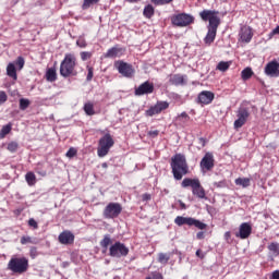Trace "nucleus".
Masks as SVG:
<instances>
[{"mask_svg":"<svg viewBox=\"0 0 279 279\" xmlns=\"http://www.w3.org/2000/svg\"><path fill=\"white\" fill-rule=\"evenodd\" d=\"M114 66L122 77H134V73H136L134 66L125 61H117Z\"/></svg>","mask_w":279,"mask_h":279,"instance_id":"10","label":"nucleus"},{"mask_svg":"<svg viewBox=\"0 0 279 279\" xmlns=\"http://www.w3.org/2000/svg\"><path fill=\"white\" fill-rule=\"evenodd\" d=\"M28 226H29L31 228H34V230H38V222H37L34 218H31V219L28 220Z\"/></svg>","mask_w":279,"mask_h":279,"instance_id":"44","label":"nucleus"},{"mask_svg":"<svg viewBox=\"0 0 279 279\" xmlns=\"http://www.w3.org/2000/svg\"><path fill=\"white\" fill-rule=\"evenodd\" d=\"M230 69V62L220 61L217 65V70L226 73Z\"/></svg>","mask_w":279,"mask_h":279,"instance_id":"34","label":"nucleus"},{"mask_svg":"<svg viewBox=\"0 0 279 279\" xmlns=\"http://www.w3.org/2000/svg\"><path fill=\"white\" fill-rule=\"evenodd\" d=\"M149 136H153V138H156V136H158V134H160V132L158 130L155 131H149Z\"/></svg>","mask_w":279,"mask_h":279,"instance_id":"51","label":"nucleus"},{"mask_svg":"<svg viewBox=\"0 0 279 279\" xmlns=\"http://www.w3.org/2000/svg\"><path fill=\"white\" fill-rule=\"evenodd\" d=\"M204 238V231H199L198 233H196V239H198V241H202Z\"/></svg>","mask_w":279,"mask_h":279,"instance_id":"53","label":"nucleus"},{"mask_svg":"<svg viewBox=\"0 0 279 279\" xmlns=\"http://www.w3.org/2000/svg\"><path fill=\"white\" fill-rule=\"evenodd\" d=\"M277 62H278V64H279V58H278Z\"/></svg>","mask_w":279,"mask_h":279,"instance_id":"63","label":"nucleus"},{"mask_svg":"<svg viewBox=\"0 0 279 279\" xmlns=\"http://www.w3.org/2000/svg\"><path fill=\"white\" fill-rule=\"evenodd\" d=\"M269 254L276 258L279 256V243L278 242H271L268 245Z\"/></svg>","mask_w":279,"mask_h":279,"instance_id":"24","label":"nucleus"},{"mask_svg":"<svg viewBox=\"0 0 279 279\" xmlns=\"http://www.w3.org/2000/svg\"><path fill=\"white\" fill-rule=\"evenodd\" d=\"M274 34H277V36H279V25L276 28H274Z\"/></svg>","mask_w":279,"mask_h":279,"instance_id":"58","label":"nucleus"},{"mask_svg":"<svg viewBox=\"0 0 279 279\" xmlns=\"http://www.w3.org/2000/svg\"><path fill=\"white\" fill-rule=\"evenodd\" d=\"M46 80L47 82H56V80H58V73L56 72L54 68H49L47 70Z\"/></svg>","mask_w":279,"mask_h":279,"instance_id":"25","label":"nucleus"},{"mask_svg":"<svg viewBox=\"0 0 279 279\" xmlns=\"http://www.w3.org/2000/svg\"><path fill=\"white\" fill-rule=\"evenodd\" d=\"M215 99V94L213 92L203 90L198 94L196 104H199L201 106H208L209 104H213Z\"/></svg>","mask_w":279,"mask_h":279,"instance_id":"15","label":"nucleus"},{"mask_svg":"<svg viewBox=\"0 0 279 279\" xmlns=\"http://www.w3.org/2000/svg\"><path fill=\"white\" fill-rule=\"evenodd\" d=\"M196 256H198V258H204V253H202V251L201 250H197L196 251Z\"/></svg>","mask_w":279,"mask_h":279,"instance_id":"56","label":"nucleus"},{"mask_svg":"<svg viewBox=\"0 0 279 279\" xmlns=\"http://www.w3.org/2000/svg\"><path fill=\"white\" fill-rule=\"evenodd\" d=\"M96 3H99V0H84L82 9L88 10V8H90V5H95Z\"/></svg>","mask_w":279,"mask_h":279,"instance_id":"36","label":"nucleus"},{"mask_svg":"<svg viewBox=\"0 0 279 279\" xmlns=\"http://www.w3.org/2000/svg\"><path fill=\"white\" fill-rule=\"evenodd\" d=\"M27 243H32V238L31 236H22L21 238V244L22 245H27Z\"/></svg>","mask_w":279,"mask_h":279,"instance_id":"45","label":"nucleus"},{"mask_svg":"<svg viewBox=\"0 0 279 279\" xmlns=\"http://www.w3.org/2000/svg\"><path fill=\"white\" fill-rule=\"evenodd\" d=\"M236 186H242V189H247L250 184H252V180L250 178H238L235 179Z\"/></svg>","mask_w":279,"mask_h":279,"instance_id":"26","label":"nucleus"},{"mask_svg":"<svg viewBox=\"0 0 279 279\" xmlns=\"http://www.w3.org/2000/svg\"><path fill=\"white\" fill-rule=\"evenodd\" d=\"M230 236H232V234L230 233V231H227V232L225 233V239H226V241H230Z\"/></svg>","mask_w":279,"mask_h":279,"instance_id":"55","label":"nucleus"},{"mask_svg":"<svg viewBox=\"0 0 279 279\" xmlns=\"http://www.w3.org/2000/svg\"><path fill=\"white\" fill-rule=\"evenodd\" d=\"M15 64H16L19 71L23 70V66H25V58L17 57Z\"/></svg>","mask_w":279,"mask_h":279,"instance_id":"38","label":"nucleus"},{"mask_svg":"<svg viewBox=\"0 0 279 279\" xmlns=\"http://www.w3.org/2000/svg\"><path fill=\"white\" fill-rule=\"evenodd\" d=\"M25 180L28 186H36L37 180H36V174L34 172H27L25 174Z\"/></svg>","mask_w":279,"mask_h":279,"instance_id":"27","label":"nucleus"},{"mask_svg":"<svg viewBox=\"0 0 279 279\" xmlns=\"http://www.w3.org/2000/svg\"><path fill=\"white\" fill-rule=\"evenodd\" d=\"M87 71H88V73H87L86 81L90 82L93 80V72H94V70H93V68L87 66Z\"/></svg>","mask_w":279,"mask_h":279,"instance_id":"48","label":"nucleus"},{"mask_svg":"<svg viewBox=\"0 0 279 279\" xmlns=\"http://www.w3.org/2000/svg\"><path fill=\"white\" fill-rule=\"evenodd\" d=\"M265 75L268 77H279V63L278 60L268 62L264 70Z\"/></svg>","mask_w":279,"mask_h":279,"instance_id":"16","label":"nucleus"},{"mask_svg":"<svg viewBox=\"0 0 279 279\" xmlns=\"http://www.w3.org/2000/svg\"><path fill=\"white\" fill-rule=\"evenodd\" d=\"M77 47H81L82 49L86 48L87 44L84 38H81L76 41Z\"/></svg>","mask_w":279,"mask_h":279,"instance_id":"47","label":"nucleus"},{"mask_svg":"<svg viewBox=\"0 0 279 279\" xmlns=\"http://www.w3.org/2000/svg\"><path fill=\"white\" fill-rule=\"evenodd\" d=\"M145 279H162V275L160 272H153L151 276H148Z\"/></svg>","mask_w":279,"mask_h":279,"instance_id":"46","label":"nucleus"},{"mask_svg":"<svg viewBox=\"0 0 279 279\" xmlns=\"http://www.w3.org/2000/svg\"><path fill=\"white\" fill-rule=\"evenodd\" d=\"M228 184L226 183V180L219 181V182H214V186L216 189H226Z\"/></svg>","mask_w":279,"mask_h":279,"instance_id":"43","label":"nucleus"},{"mask_svg":"<svg viewBox=\"0 0 279 279\" xmlns=\"http://www.w3.org/2000/svg\"><path fill=\"white\" fill-rule=\"evenodd\" d=\"M12 132V124L9 123L7 125H3L2 129L0 130V138H3L4 136H8Z\"/></svg>","mask_w":279,"mask_h":279,"instance_id":"31","label":"nucleus"},{"mask_svg":"<svg viewBox=\"0 0 279 279\" xmlns=\"http://www.w3.org/2000/svg\"><path fill=\"white\" fill-rule=\"evenodd\" d=\"M182 208H186V205L184 203H181Z\"/></svg>","mask_w":279,"mask_h":279,"instance_id":"61","label":"nucleus"},{"mask_svg":"<svg viewBox=\"0 0 279 279\" xmlns=\"http://www.w3.org/2000/svg\"><path fill=\"white\" fill-rule=\"evenodd\" d=\"M252 234V225L250 222H243L239 227V232L235 233L238 239H250Z\"/></svg>","mask_w":279,"mask_h":279,"instance_id":"18","label":"nucleus"},{"mask_svg":"<svg viewBox=\"0 0 279 279\" xmlns=\"http://www.w3.org/2000/svg\"><path fill=\"white\" fill-rule=\"evenodd\" d=\"M174 223L179 227L182 226H194V228H197L198 230H206L208 228V225L193 218V217H182L178 216L174 219Z\"/></svg>","mask_w":279,"mask_h":279,"instance_id":"7","label":"nucleus"},{"mask_svg":"<svg viewBox=\"0 0 279 279\" xmlns=\"http://www.w3.org/2000/svg\"><path fill=\"white\" fill-rule=\"evenodd\" d=\"M172 1L173 0H151V3H154V5H169Z\"/></svg>","mask_w":279,"mask_h":279,"instance_id":"39","label":"nucleus"},{"mask_svg":"<svg viewBox=\"0 0 279 279\" xmlns=\"http://www.w3.org/2000/svg\"><path fill=\"white\" fill-rule=\"evenodd\" d=\"M113 146H114V140L112 138V135H110V133H106L105 136H102L98 142V149H97L98 157L104 158L108 156V153Z\"/></svg>","mask_w":279,"mask_h":279,"instance_id":"6","label":"nucleus"},{"mask_svg":"<svg viewBox=\"0 0 279 279\" xmlns=\"http://www.w3.org/2000/svg\"><path fill=\"white\" fill-rule=\"evenodd\" d=\"M32 102L27 98H21L20 99V110H25L26 108H29V105Z\"/></svg>","mask_w":279,"mask_h":279,"instance_id":"37","label":"nucleus"},{"mask_svg":"<svg viewBox=\"0 0 279 279\" xmlns=\"http://www.w3.org/2000/svg\"><path fill=\"white\" fill-rule=\"evenodd\" d=\"M66 158H75V156H77V149L71 147L66 154H65Z\"/></svg>","mask_w":279,"mask_h":279,"instance_id":"40","label":"nucleus"},{"mask_svg":"<svg viewBox=\"0 0 279 279\" xmlns=\"http://www.w3.org/2000/svg\"><path fill=\"white\" fill-rule=\"evenodd\" d=\"M252 75H254V71H252V68H245L242 72H241V77L244 82H247V80H250L252 77Z\"/></svg>","mask_w":279,"mask_h":279,"instance_id":"30","label":"nucleus"},{"mask_svg":"<svg viewBox=\"0 0 279 279\" xmlns=\"http://www.w3.org/2000/svg\"><path fill=\"white\" fill-rule=\"evenodd\" d=\"M277 35V33H274V29L269 33L268 38H274Z\"/></svg>","mask_w":279,"mask_h":279,"instance_id":"57","label":"nucleus"},{"mask_svg":"<svg viewBox=\"0 0 279 279\" xmlns=\"http://www.w3.org/2000/svg\"><path fill=\"white\" fill-rule=\"evenodd\" d=\"M121 213H123V206L120 203H109L105 207L102 216L104 219H117Z\"/></svg>","mask_w":279,"mask_h":279,"instance_id":"9","label":"nucleus"},{"mask_svg":"<svg viewBox=\"0 0 279 279\" xmlns=\"http://www.w3.org/2000/svg\"><path fill=\"white\" fill-rule=\"evenodd\" d=\"M179 119H184V121H189V119H191V117H189V113H186V111H183L180 116Z\"/></svg>","mask_w":279,"mask_h":279,"instance_id":"49","label":"nucleus"},{"mask_svg":"<svg viewBox=\"0 0 279 279\" xmlns=\"http://www.w3.org/2000/svg\"><path fill=\"white\" fill-rule=\"evenodd\" d=\"M83 110L87 117H93V114H95V106L93 102H86L83 107Z\"/></svg>","mask_w":279,"mask_h":279,"instance_id":"28","label":"nucleus"},{"mask_svg":"<svg viewBox=\"0 0 279 279\" xmlns=\"http://www.w3.org/2000/svg\"><path fill=\"white\" fill-rule=\"evenodd\" d=\"M271 279H279V270H275L271 275Z\"/></svg>","mask_w":279,"mask_h":279,"instance_id":"54","label":"nucleus"},{"mask_svg":"<svg viewBox=\"0 0 279 279\" xmlns=\"http://www.w3.org/2000/svg\"><path fill=\"white\" fill-rule=\"evenodd\" d=\"M7 75L14 81L19 80V75L16 74V65H14V63H9L7 65Z\"/></svg>","mask_w":279,"mask_h":279,"instance_id":"23","label":"nucleus"},{"mask_svg":"<svg viewBox=\"0 0 279 279\" xmlns=\"http://www.w3.org/2000/svg\"><path fill=\"white\" fill-rule=\"evenodd\" d=\"M92 57H93V53L88 51L81 52V59L83 60V62H86V60H90Z\"/></svg>","mask_w":279,"mask_h":279,"instance_id":"41","label":"nucleus"},{"mask_svg":"<svg viewBox=\"0 0 279 279\" xmlns=\"http://www.w3.org/2000/svg\"><path fill=\"white\" fill-rule=\"evenodd\" d=\"M171 23L175 27H189L195 23V17L189 13H179L172 16Z\"/></svg>","mask_w":279,"mask_h":279,"instance_id":"8","label":"nucleus"},{"mask_svg":"<svg viewBox=\"0 0 279 279\" xmlns=\"http://www.w3.org/2000/svg\"><path fill=\"white\" fill-rule=\"evenodd\" d=\"M198 143H199V145H201L202 147H206V138L199 137V138H198Z\"/></svg>","mask_w":279,"mask_h":279,"instance_id":"52","label":"nucleus"},{"mask_svg":"<svg viewBox=\"0 0 279 279\" xmlns=\"http://www.w3.org/2000/svg\"><path fill=\"white\" fill-rule=\"evenodd\" d=\"M8 269L12 274H25L29 269V260L27 257H12L8 263Z\"/></svg>","mask_w":279,"mask_h":279,"instance_id":"5","label":"nucleus"},{"mask_svg":"<svg viewBox=\"0 0 279 279\" xmlns=\"http://www.w3.org/2000/svg\"><path fill=\"white\" fill-rule=\"evenodd\" d=\"M169 108V102L167 101H157V104L146 110L147 117H154L155 114H160L162 110H167Z\"/></svg>","mask_w":279,"mask_h":279,"instance_id":"17","label":"nucleus"},{"mask_svg":"<svg viewBox=\"0 0 279 279\" xmlns=\"http://www.w3.org/2000/svg\"><path fill=\"white\" fill-rule=\"evenodd\" d=\"M142 199H143V202H149V199H151V195L148 194V193L143 194V195H142Z\"/></svg>","mask_w":279,"mask_h":279,"instance_id":"50","label":"nucleus"},{"mask_svg":"<svg viewBox=\"0 0 279 279\" xmlns=\"http://www.w3.org/2000/svg\"><path fill=\"white\" fill-rule=\"evenodd\" d=\"M112 243V239H110V234H107L104 236V239L100 241V246L105 250V252L108 250V245Z\"/></svg>","mask_w":279,"mask_h":279,"instance_id":"32","label":"nucleus"},{"mask_svg":"<svg viewBox=\"0 0 279 279\" xmlns=\"http://www.w3.org/2000/svg\"><path fill=\"white\" fill-rule=\"evenodd\" d=\"M238 119L233 123L234 130H241L245 123H247V119H250V109L245 107H240L236 111Z\"/></svg>","mask_w":279,"mask_h":279,"instance_id":"12","label":"nucleus"},{"mask_svg":"<svg viewBox=\"0 0 279 279\" xmlns=\"http://www.w3.org/2000/svg\"><path fill=\"white\" fill-rule=\"evenodd\" d=\"M199 167L202 171H213L215 169V155L206 153L201 160Z\"/></svg>","mask_w":279,"mask_h":279,"instance_id":"13","label":"nucleus"},{"mask_svg":"<svg viewBox=\"0 0 279 279\" xmlns=\"http://www.w3.org/2000/svg\"><path fill=\"white\" fill-rule=\"evenodd\" d=\"M129 3H138L141 0H126Z\"/></svg>","mask_w":279,"mask_h":279,"instance_id":"59","label":"nucleus"},{"mask_svg":"<svg viewBox=\"0 0 279 279\" xmlns=\"http://www.w3.org/2000/svg\"><path fill=\"white\" fill-rule=\"evenodd\" d=\"M170 166L174 180H182L189 173V163L186 162V156L183 154H175L171 158Z\"/></svg>","mask_w":279,"mask_h":279,"instance_id":"2","label":"nucleus"},{"mask_svg":"<svg viewBox=\"0 0 279 279\" xmlns=\"http://www.w3.org/2000/svg\"><path fill=\"white\" fill-rule=\"evenodd\" d=\"M128 254H130V248L121 242H116L109 248V255L113 258H121L123 256H128Z\"/></svg>","mask_w":279,"mask_h":279,"instance_id":"11","label":"nucleus"},{"mask_svg":"<svg viewBox=\"0 0 279 279\" xmlns=\"http://www.w3.org/2000/svg\"><path fill=\"white\" fill-rule=\"evenodd\" d=\"M77 58L73 53H65L64 59L60 64V75L61 77H75L77 75Z\"/></svg>","mask_w":279,"mask_h":279,"instance_id":"3","label":"nucleus"},{"mask_svg":"<svg viewBox=\"0 0 279 279\" xmlns=\"http://www.w3.org/2000/svg\"><path fill=\"white\" fill-rule=\"evenodd\" d=\"M186 80L187 76L186 75H182V74H174L170 77L169 82L170 84H172L173 86H186Z\"/></svg>","mask_w":279,"mask_h":279,"instance_id":"20","label":"nucleus"},{"mask_svg":"<svg viewBox=\"0 0 279 279\" xmlns=\"http://www.w3.org/2000/svg\"><path fill=\"white\" fill-rule=\"evenodd\" d=\"M202 21H208L207 34L204 38L205 45L210 46L215 43V38H217V29H219V25H221V19L219 17V11L217 10H203L199 13Z\"/></svg>","mask_w":279,"mask_h":279,"instance_id":"1","label":"nucleus"},{"mask_svg":"<svg viewBox=\"0 0 279 279\" xmlns=\"http://www.w3.org/2000/svg\"><path fill=\"white\" fill-rule=\"evenodd\" d=\"M155 12L156 11L154 9V5L148 4L144 8L143 14H144L145 19H151V16H154Z\"/></svg>","mask_w":279,"mask_h":279,"instance_id":"29","label":"nucleus"},{"mask_svg":"<svg viewBox=\"0 0 279 279\" xmlns=\"http://www.w3.org/2000/svg\"><path fill=\"white\" fill-rule=\"evenodd\" d=\"M253 37L252 28L250 26H244L240 31V38L242 43H251Z\"/></svg>","mask_w":279,"mask_h":279,"instance_id":"21","label":"nucleus"},{"mask_svg":"<svg viewBox=\"0 0 279 279\" xmlns=\"http://www.w3.org/2000/svg\"><path fill=\"white\" fill-rule=\"evenodd\" d=\"M171 258V255L167 253H159L158 255V262L161 263V265H167Z\"/></svg>","mask_w":279,"mask_h":279,"instance_id":"33","label":"nucleus"},{"mask_svg":"<svg viewBox=\"0 0 279 279\" xmlns=\"http://www.w3.org/2000/svg\"><path fill=\"white\" fill-rule=\"evenodd\" d=\"M8 151H11V154H15V151L19 150V144L16 142H10L7 146Z\"/></svg>","mask_w":279,"mask_h":279,"instance_id":"35","label":"nucleus"},{"mask_svg":"<svg viewBox=\"0 0 279 279\" xmlns=\"http://www.w3.org/2000/svg\"><path fill=\"white\" fill-rule=\"evenodd\" d=\"M101 167H102V169H108V163H107V162H104V163L101 165Z\"/></svg>","mask_w":279,"mask_h":279,"instance_id":"60","label":"nucleus"},{"mask_svg":"<svg viewBox=\"0 0 279 279\" xmlns=\"http://www.w3.org/2000/svg\"><path fill=\"white\" fill-rule=\"evenodd\" d=\"M181 186L183 189H189V186H191L192 193L195 197H198V199H208V197H206V190L202 186L199 179L185 178L183 179Z\"/></svg>","mask_w":279,"mask_h":279,"instance_id":"4","label":"nucleus"},{"mask_svg":"<svg viewBox=\"0 0 279 279\" xmlns=\"http://www.w3.org/2000/svg\"><path fill=\"white\" fill-rule=\"evenodd\" d=\"M151 93H154V83L146 81L135 88L134 95L136 97H143V95H151Z\"/></svg>","mask_w":279,"mask_h":279,"instance_id":"14","label":"nucleus"},{"mask_svg":"<svg viewBox=\"0 0 279 279\" xmlns=\"http://www.w3.org/2000/svg\"><path fill=\"white\" fill-rule=\"evenodd\" d=\"M125 50H123V48H119V47H112L110 48L106 53H105V58H121V56H123Z\"/></svg>","mask_w":279,"mask_h":279,"instance_id":"22","label":"nucleus"},{"mask_svg":"<svg viewBox=\"0 0 279 279\" xmlns=\"http://www.w3.org/2000/svg\"><path fill=\"white\" fill-rule=\"evenodd\" d=\"M74 241L75 235L69 230H65L59 234V243H61V245H71L74 243Z\"/></svg>","mask_w":279,"mask_h":279,"instance_id":"19","label":"nucleus"},{"mask_svg":"<svg viewBox=\"0 0 279 279\" xmlns=\"http://www.w3.org/2000/svg\"><path fill=\"white\" fill-rule=\"evenodd\" d=\"M8 101V94L5 92L0 90V106H3Z\"/></svg>","mask_w":279,"mask_h":279,"instance_id":"42","label":"nucleus"},{"mask_svg":"<svg viewBox=\"0 0 279 279\" xmlns=\"http://www.w3.org/2000/svg\"><path fill=\"white\" fill-rule=\"evenodd\" d=\"M43 175H47V173H46V172H44V173H43Z\"/></svg>","mask_w":279,"mask_h":279,"instance_id":"62","label":"nucleus"}]
</instances>
